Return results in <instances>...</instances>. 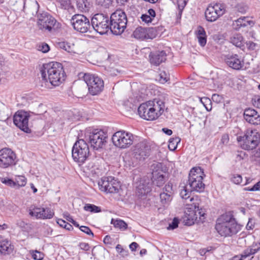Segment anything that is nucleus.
<instances>
[{"label":"nucleus","instance_id":"nucleus-41","mask_svg":"<svg viewBox=\"0 0 260 260\" xmlns=\"http://www.w3.org/2000/svg\"><path fill=\"white\" fill-rule=\"evenodd\" d=\"M84 209L93 213H98L101 211L100 207L89 204H86L84 207Z\"/></svg>","mask_w":260,"mask_h":260},{"label":"nucleus","instance_id":"nucleus-22","mask_svg":"<svg viewBox=\"0 0 260 260\" xmlns=\"http://www.w3.org/2000/svg\"><path fill=\"white\" fill-rule=\"evenodd\" d=\"M152 29L138 27L134 30L133 35L134 38L139 40L152 39L155 37V35L152 34Z\"/></svg>","mask_w":260,"mask_h":260},{"label":"nucleus","instance_id":"nucleus-40","mask_svg":"<svg viewBox=\"0 0 260 260\" xmlns=\"http://www.w3.org/2000/svg\"><path fill=\"white\" fill-rule=\"evenodd\" d=\"M31 257L35 260H42L44 258V254L41 251L37 250H31L29 251Z\"/></svg>","mask_w":260,"mask_h":260},{"label":"nucleus","instance_id":"nucleus-25","mask_svg":"<svg viewBox=\"0 0 260 260\" xmlns=\"http://www.w3.org/2000/svg\"><path fill=\"white\" fill-rule=\"evenodd\" d=\"M136 192L139 196H143L150 192L151 187L149 181L141 179L136 183Z\"/></svg>","mask_w":260,"mask_h":260},{"label":"nucleus","instance_id":"nucleus-33","mask_svg":"<svg viewBox=\"0 0 260 260\" xmlns=\"http://www.w3.org/2000/svg\"><path fill=\"white\" fill-rule=\"evenodd\" d=\"M192 207L194 209V211H196L198 216H199V220L198 221L203 222L204 219V215L205 214V211L204 209L200 208L199 205L198 203H193Z\"/></svg>","mask_w":260,"mask_h":260},{"label":"nucleus","instance_id":"nucleus-9","mask_svg":"<svg viewBox=\"0 0 260 260\" xmlns=\"http://www.w3.org/2000/svg\"><path fill=\"white\" fill-rule=\"evenodd\" d=\"M134 140V136L132 133L123 130L116 132L112 137L114 145L120 149L128 148Z\"/></svg>","mask_w":260,"mask_h":260},{"label":"nucleus","instance_id":"nucleus-23","mask_svg":"<svg viewBox=\"0 0 260 260\" xmlns=\"http://www.w3.org/2000/svg\"><path fill=\"white\" fill-rule=\"evenodd\" d=\"M191 207L188 208L184 212V215L183 217V222L185 225H192L195 222L198 221V217L196 211L192 207V205H190Z\"/></svg>","mask_w":260,"mask_h":260},{"label":"nucleus","instance_id":"nucleus-64","mask_svg":"<svg viewBox=\"0 0 260 260\" xmlns=\"http://www.w3.org/2000/svg\"><path fill=\"white\" fill-rule=\"evenodd\" d=\"M252 190L254 191L260 190V181L257 182L252 187Z\"/></svg>","mask_w":260,"mask_h":260},{"label":"nucleus","instance_id":"nucleus-46","mask_svg":"<svg viewBox=\"0 0 260 260\" xmlns=\"http://www.w3.org/2000/svg\"><path fill=\"white\" fill-rule=\"evenodd\" d=\"M59 3L63 9L69 10L71 8L70 0H60Z\"/></svg>","mask_w":260,"mask_h":260},{"label":"nucleus","instance_id":"nucleus-14","mask_svg":"<svg viewBox=\"0 0 260 260\" xmlns=\"http://www.w3.org/2000/svg\"><path fill=\"white\" fill-rule=\"evenodd\" d=\"M224 5L216 3L213 5H209L205 13V17L208 21L213 22L225 13Z\"/></svg>","mask_w":260,"mask_h":260},{"label":"nucleus","instance_id":"nucleus-44","mask_svg":"<svg viewBox=\"0 0 260 260\" xmlns=\"http://www.w3.org/2000/svg\"><path fill=\"white\" fill-rule=\"evenodd\" d=\"M15 182L19 187L24 186L26 183V178L24 176H18L15 178Z\"/></svg>","mask_w":260,"mask_h":260},{"label":"nucleus","instance_id":"nucleus-27","mask_svg":"<svg viewBox=\"0 0 260 260\" xmlns=\"http://www.w3.org/2000/svg\"><path fill=\"white\" fill-rule=\"evenodd\" d=\"M166 59V53L164 51L151 52L149 54V60L151 64L158 66Z\"/></svg>","mask_w":260,"mask_h":260},{"label":"nucleus","instance_id":"nucleus-53","mask_svg":"<svg viewBox=\"0 0 260 260\" xmlns=\"http://www.w3.org/2000/svg\"><path fill=\"white\" fill-rule=\"evenodd\" d=\"M80 230L86 233V234L88 235H91L92 236V237L93 236V233L92 232V231H91V230L88 227V226H81L80 227Z\"/></svg>","mask_w":260,"mask_h":260},{"label":"nucleus","instance_id":"nucleus-34","mask_svg":"<svg viewBox=\"0 0 260 260\" xmlns=\"http://www.w3.org/2000/svg\"><path fill=\"white\" fill-rule=\"evenodd\" d=\"M89 3L87 0H77V7L81 12L88 11L89 8Z\"/></svg>","mask_w":260,"mask_h":260},{"label":"nucleus","instance_id":"nucleus-56","mask_svg":"<svg viewBox=\"0 0 260 260\" xmlns=\"http://www.w3.org/2000/svg\"><path fill=\"white\" fill-rule=\"evenodd\" d=\"M142 21L145 23H149L152 22V19L150 18V16L148 15L147 14H143L141 17Z\"/></svg>","mask_w":260,"mask_h":260},{"label":"nucleus","instance_id":"nucleus-38","mask_svg":"<svg viewBox=\"0 0 260 260\" xmlns=\"http://www.w3.org/2000/svg\"><path fill=\"white\" fill-rule=\"evenodd\" d=\"M248 155L244 151H237L235 153V159L237 161H246L248 160Z\"/></svg>","mask_w":260,"mask_h":260},{"label":"nucleus","instance_id":"nucleus-10","mask_svg":"<svg viewBox=\"0 0 260 260\" xmlns=\"http://www.w3.org/2000/svg\"><path fill=\"white\" fill-rule=\"evenodd\" d=\"M83 79L88 86L89 93L92 95L100 93L104 89V81L99 77L88 73L84 74Z\"/></svg>","mask_w":260,"mask_h":260},{"label":"nucleus","instance_id":"nucleus-18","mask_svg":"<svg viewBox=\"0 0 260 260\" xmlns=\"http://www.w3.org/2000/svg\"><path fill=\"white\" fill-rule=\"evenodd\" d=\"M107 134L102 130H95L89 136V141L94 149H98L106 143Z\"/></svg>","mask_w":260,"mask_h":260},{"label":"nucleus","instance_id":"nucleus-4","mask_svg":"<svg viewBox=\"0 0 260 260\" xmlns=\"http://www.w3.org/2000/svg\"><path fill=\"white\" fill-rule=\"evenodd\" d=\"M111 31L114 35H120L123 32L127 22L126 14L121 10L113 13L109 18Z\"/></svg>","mask_w":260,"mask_h":260},{"label":"nucleus","instance_id":"nucleus-35","mask_svg":"<svg viewBox=\"0 0 260 260\" xmlns=\"http://www.w3.org/2000/svg\"><path fill=\"white\" fill-rule=\"evenodd\" d=\"M250 21L248 20V18L246 17H241L235 21L234 23V25L236 26V29H239L242 27H245L248 25H250Z\"/></svg>","mask_w":260,"mask_h":260},{"label":"nucleus","instance_id":"nucleus-19","mask_svg":"<svg viewBox=\"0 0 260 260\" xmlns=\"http://www.w3.org/2000/svg\"><path fill=\"white\" fill-rule=\"evenodd\" d=\"M29 214L37 219H50L53 217L54 213L49 208L31 206L29 209Z\"/></svg>","mask_w":260,"mask_h":260},{"label":"nucleus","instance_id":"nucleus-1","mask_svg":"<svg viewBox=\"0 0 260 260\" xmlns=\"http://www.w3.org/2000/svg\"><path fill=\"white\" fill-rule=\"evenodd\" d=\"M40 72L42 81L54 86H59L65 80L66 74L59 62L52 61L44 64Z\"/></svg>","mask_w":260,"mask_h":260},{"label":"nucleus","instance_id":"nucleus-2","mask_svg":"<svg viewBox=\"0 0 260 260\" xmlns=\"http://www.w3.org/2000/svg\"><path fill=\"white\" fill-rule=\"evenodd\" d=\"M165 109L164 102L155 99L141 104L138 112L141 118L147 120H154L163 113Z\"/></svg>","mask_w":260,"mask_h":260},{"label":"nucleus","instance_id":"nucleus-50","mask_svg":"<svg viewBox=\"0 0 260 260\" xmlns=\"http://www.w3.org/2000/svg\"><path fill=\"white\" fill-rule=\"evenodd\" d=\"M245 251H244L243 253L240 255H236L230 259L229 260H247V258L248 257V256H245ZM250 260V259H248Z\"/></svg>","mask_w":260,"mask_h":260},{"label":"nucleus","instance_id":"nucleus-29","mask_svg":"<svg viewBox=\"0 0 260 260\" xmlns=\"http://www.w3.org/2000/svg\"><path fill=\"white\" fill-rule=\"evenodd\" d=\"M196 35L200 46L204 47L207 43V35L204 28L202 26H198L196 31Z\"/></svg>","mask_w":260,"mask_h":260},{"label":"nucleus","instance_id":"nucleus-11","mask_svg":"<svg viewBox=\"0 0 260 260\" xmlns=\"http://www.w3.org/2000/svg\"><path fill=\"white\" fill-rule=\"evenodd\" d=\"M91 24L92 28L101 35L105 34L111 30L109 18L103 14H95L91 18Z\"/></svg>","mask_w":260,"mask_h":260},{"label":"nucleus","instance_id":"nucleus-7","mask_svg":"<svg viewBox=\"0 0 260 260\" xmlns=\"http://www.w3.org/2000/svg\"><path fill=\"white\" fill-rule=\"evenodd\" d=\"M58 24L57 20L47 12H43L37 15V25L42 31L51 32L57 28Z\"/></svg>","mask_w":260,"mask_h":260},{"label":"nucleus","instance_id":"nucleus-60","mask_svg":"<svg viewBox=\"0 0 260 260\" xmlns=\"http://www.w3.org/2000/svg\"><path fill=\"white\" fill-rule=\"evenodd\" d=\"M79 246L81 249L85 251L89 250L90 248L89 245L84 242L80 243Z\"/></svg>","mask_w":260,"mask_h":260},{"label":"nucleus","instance_id":"nucleus-3","mask_svg":"<svg viewBox=\"0 0 260 260\" xmlns=\"http://www.w3.org/2000/svg\"><path fill=\"white\" fill-rule=\"evenodd\" d=\"M215 229L221 237H229L239 232L241 226L232 215L225 214L217 219Z\"/></svg>","mask_w":260,"mask_h":260},{"label":"nucleus","instance_id":"nucleus-37","mask_svg":"<svg viewBox=\"0 0 260 260\" xmlns=\"http://www.w3.org/2000/svg\"><path fill=\"white\" fill-rule=\"evenodd\" d=\"M230 42L235 46L240 47L243 43V37L240 34H236L230 38Z\"/></svg>","mask_w":260,"mask_h":260},{"label":"nucleus","instance_id":"nucleus-21","mask_svg":"<svg viewBox=\"0 0 260 260\" xmlns=\"http://www.w3.org/2000/svg\"><path fill=\"white\" fill-rule=\"evenodd\" d=\"M225 61L230 68L237 70L241 69L244 64L243 60L237 54L226 55Z\"/></svg>","mask_w":260,"mask_h":260},{"label":"nucleus","instance_id":"nucleus-20","mask_svg":"<svg viewBox=\"0 0 260 260\" xmlns=\"http://www.w3.org/2000/svg\"><path fill=\"white\" fill-rule=\"evenodd\" d=\"M151 168L153 183L157 186H162L165 183V181L161 164H154Z\"/></svg>","mask_w":260,"mask_h":260},{"label":"nucleus","instance_id":"nucleus-48","mask_svg":"<svg viewBox=\"0 0 260 260\" xmlns=\"http://www.w3.org/2000/svg\"><path fill=\"white\" fill-rule=\"evenodd\" d=\"M38 49L43 53H46L49 50L50 47L47 44L43 43L38 46Z\"/></svg>","mask_w":260,"mask_h":260},{"label":"nucleus","instance_id":"nucleus-57","mask_svg":"<svg viewBox=\"0 0 260 260\" xmlns=\"http://www.w3.org/2000/svg\"><path fill=\"white\" fill-rule=\"evenodd\" d=\"M186 4V2L185 0H178V7L180 12H182Z\"/></svg>","mask_w":260,"mask_h":260},{"label":"nucleus","instance_id":"nucleus-5","mask_svg":"<svg viewBox=\"0 0 260 260\" xmlns=\"http://www.w3.org/2000/svg\"><path fill=\"white\" fill-rule=\"evenodd\" d=\"M205 174L203 170L200 167L193 168L189 173L188 184L192 191L199 192H203L205 184L203 179Z\"/></svg>","mask_w":260,"mask_h":260},{"label":"nucleus","instance_id":"nucleus-17","mask_svg":"<svg viewBox=\"0 0 260 260\" xmlns=\"http://www.w3.org/2000/svg\"><path fill=\"white\" fill-rule=\"evenodd\" d=\"M29 118L28 113L24 111H18L14 116V123L24 132L30 133L31 129L28 124Z\"/></svg>","mask_w":260,"mask_h":260},{"label":"nucleus","instance_id":"nucleus-42","mask_svg":"<svg viewBox=\"0 0 260 260\" xmlns=\"http://www.w3.org/2000/svg\"><path fill=\"white\" fill-rule=\"evenodd\" d=\"M161 83H165L169 80V75L165 71H161L159 73L157 79Z\"/></svg>","mask_w":260,"mask_h":260},{"label":"nucleus","instance_id":"nucleus-6","mask_svg":"<svg viewBox=\"0 0 260 260\" xmlns=\"http://www.w3.org/2000/svg\"><path fill=\"white\" fill-rule=\"evenodd\" d=\"M242 149L247 150L255 149L259 143L260 135L256 130L247 129L243 137L237 138Z\"/></svg>","mask_w":260,"mask_h":260},{"label":"nucleus","instance_id":"nucleus-26","mask_svg":"<svg viewBox=\"0 0 260 260\" xmlns=\"http://www.w3.org/2000/svg\"><path fill=\"white\" fill-rule=\"evenodd\" d=\"M14 247L9 241L0 235V254L9 255L12 253Z\"/></svg>","mask_w":260,"mask_h":260},{"label":"nucleus","instance_id":"nucleus-39","mask_svg":"<svg viewBox=\"0 0 260 260\" xmlns=\"http://www.w3.org/2000/svg\"><path fill=\"white\" fill-rule=\"evenodd\" d=\"M180 142L179 137H175L170 139L169 142L168 148L170 150H175L177 147L178 144Z\"/></svg>","mask_w":260,"mask_h":260},{"label":"nucleus","instance_id":"nucleus-24","mask_svg":"<svg viewBox=\"0 0 260 260\" xmlns=\"http://www.w3.org/2000/svg\"><path fill=\"white\" fill-rule=\"evenodd\" d=\"M244 119L250 124L258 125L260 124V115L254 109L248 108L244 112Z\"/></svg>","mask_w":260,"mask_h":260},{"label":"nucleus","instance_id":"nucleus-54","mask_svg":"<svg viewBox=\"0 0 260 260\" xmlns=\"http://www.w3.org/2000/svg\"><path fill=\"white\" fill-rule=\"evenodd\" d=\"M212 100L216 103H219L222 102L223 98L218 94H213L212 96Z\"/></svg>","mask_w":260,"mask_h":260},{"label":"nucleus","instance_id":"nucleus-31","mask_svg":"<svg viewBox=\"0 0 260 260\" xmlns=\"http://www.w3.org/2000/svg\"><path fill=\"white\" fill-rule=\"evenodd\" d=\"M181 188L180 195L182 199L186 201L189 199L190 202L194 200H197V197H190L191 191H192L191 189H187L185 186H181Z\"/></svg>","mask_w":260,"mask_h":260},{"label":"nucleus","instance_id":"nucleus-43","mask_svg":"<svg viewBox=\"0 0 260 260\" xmlns=\"http://www.w3.org/2000/svg\"><path fill=\"white\" fill-rule=\"evenodd\" d=\"M165 194H167L171 196H173L174 192L173 189V185L171 183H168L165 185L162 189V191Z\"/></svg>","mask_w":260,"mask_h":260},{"label":"nucleus","instance_id":"nucleus-59","mask_svg":"<svg viewBox=\"0 0 260 260\" xmlns=\"http://www.w3.org/2000/svg\"><path fill=\"white\" fill-rule=\"evenodd\" d=\"M201 102L204 105V106L205 107L206 109L209 111L211 109V107L209 109L208 107H207L205 105V103H211L210 100L209 98H202L200 99Z\"/></svg>","mask_w":260,"mask_h":260},{"label":"nucleus","instance_id":"nucleus-28","mask_svg":"<svg viewBox=\"0 0 260 260\" xmlns=\"http://www.w3.org/2000/svg\"><path fill=\"white\" fill-rule=\"evenodd\" d=\"M58 48L64 50L71 54L78 53V49L73 42L68 41H62L57 43Z\"/></svg>","mask_w":260,"mask_h":260},{"label":"nucleus","instance_id":"nucleus-45","mask_svg":"<svg viewBox=\"0 0 260 260\" xmlns=\"http://www.w3.org/2000/svg\"><path fill=\"white\" fill-rule=\"evenodd\" d=\"M231 180L232 182L236 184H239L242 181V177L239 174H233L232 176Z\"/></svg>","mask_w":260,"mask_h":260},{"label":"nucleus","instance_id":"nucleus-36","mask_svg":"<svg viewBox=\"0 0 260 260\" xmlns=\"http://www.w3.org/2000/svg\"><path fill=\"white\" fill-rule=\"evenodd\" d=\"M111 223L114 225L115 228L121 231H124L127 228V224L122 220L112 219Z\"/></svg>","mask_w":260,"mask_h":260},{"label":"nucleus","instance_id":"nucleus-12","mask_svg":"<svg viewBox=\"0 0 260 260\" xmlns=\"http://www.w3.org/2000/svg\"><path fill=\"white\" fill-rule=\"evenodd\" d=\"M98 185L100 190L110 193H117L120 188V182L112 176L102 177Z\"/></svg>","mask_w":260,"mask_h":260},{"label":"nucleus","instance_id":"nucleus-49","mask_svg":"<svg viewBox=\"0 0 260 260\" xmlns=\"http://www.w3.org/2000/svg\"><path fill=\"white\" fill-rule=\"evenodd\" d=\"M116 250L117 252L120 254L122 256L127 255V251L124 249L122 246L120 244L117 245L116 246Z\"/></svg>","mask_w":260,"mask_h":260},{"label":"nucleus","instance_id":"nucleus-32","mask_svg":"<svg viewBox=\"0 0 260 260\" xmlns=\"http://www.w3.org/2000/svg\"><path fill=\"white\" fill-rule=\"evenodd\" d=\"M260 250V242L254 243L252 245L244 251H245V256H248V257L251 255H253L256 253Z\"/></svg>","mask_w":260,"mask_h":260},{"label":"nucleus","instance_id":"nucleus-62","mask_svg":"<svg viewBox=\"0 0 260 260\" xmlns=\"http://www.w3.org/2000/svg\"><path fill=\"white\" fill-rule=\"evenodd\" d=\"M104 242L106 244H112V238L110 236H106L104 239Z\"/></svg>","mask_w":260,"mask_h":260},{"label":"nucleus","instance_id":"nucleus-15","mask_svg":"<svg viewBox=\"0 0 260 260\" xmlns=\"http://www.w3.org/2000/svg\"><path fill=\"white\" fill-rule=\"evenodd\" d=\"M133 151L134 157L136 159L144 160L150 155V147L146 141L143 140L134 146Z\"/></svg>","mask_w":260,"mask_h":260},{"label":"nucleus","instance_id":"nucleus-51","mask_svg":"<svg viewBox=\"0 0 260 260\" xmlns=\"http://www.w3.org/2000/svg\"><path fill=\"white\" fill-rule=\"evenodd\" d=\"M246 46L249 49L251 50H255L256 48L258 47V45L257 43H254L250 41H247Z\"/></svg>","mask_w":260,"mask_h":260},{"label":"nucleus","instance_id":"nucleus-55","mask_svg":"<svg viewBox=\"0 0 260 260\" xmlns=\"http://www.w3.org/2000/svg\"><path fill=\"white\" fill-rule=\"evenodd\" d=\"M16 224L22 229L23 230H25L28 226L27 223H25L22 220H18L16 222Z\"/></svg>","mask_w":260,"mask_h":260},{"label":"nucleus","instance_id":"nucleus-8","mask_svg":"<svg viewBox=\"0 0 260 260\" xmlns=\"http://www.w3.org/2000/svg\"><path fill=\"white\" fill-rule=\"evenodd\" d=\"M89 155V147L83 139L77 141L72 148L73 159L79 163H83Z\"/></svg>","mask_w":260,"mask_h":260},{"label":"nucleus","instance_id":"nucleus-52","mask_svg":"<svg viewBox=\"0 0 260 260\" xmlns=\"http://www.w3.org/2000/svg\"><path fill=\"white\" fill-rule=\"evenodd\" d=\"M179 220L177 218H174L171 223L169 224L168 229H175L178 227Z\"/></svg>","mask_w":260,"mask_h":260},{"label":"nucleus","instance_id":"nucleus-58","mask_svg":"<svg viewBox=\"0 0 260 260\" xmlns=\"http://www.w3.org/2000/svg\"><path fill=\"white\" fill-rule=\"evenodd\" d=\"M252 104L254 105V106L258 108H260V96H255L252 99Z\"/></svg>","mask_w":260,"mask_h":260},{"label":"nucleus","instance_id":"nucleus-30","mask_svg":"<svg viewBox=\"0 0 260 260\" xmlns=\"http://www.w3.org/2000/svg\"><path fill=\"white\" fill-rule=\"evenodd\" d=\"M173 196H171L164 192H161L159 194L160 203L164 208H168L170 205Z\"/></svg>","mask_w":260,"mask_h":260},{"label":"nucleus","instance_id":"nucleus-61","mask_svg":"<svg viewBox=\"0 0 260 260\" xmlns=\"http://www.w3.org/2000/svg\"><path fill=\"white\" fill-rule=\"evenodd\" d=\"M63 217L68 221L72 222V221H74V219H73L72 217L69 214V213L66 212L63 213Z\"/></svg>","mask_w":260,"mask_h":260},{"label":"nucleus","instance_id":"nucleus-47","mask_svg":"<svg viewBox=\"0 0 260 260\" xmlns=\"http://www.w3.org/2000/svg\"><path fill=\"white\" fill-rule=\"evenodd\" d=\"M112 2V0H95L96 4L105 8L108 7L111 4Z\"/></svg>","mask_w":260,"mask_h":260},{"label":"nucleus","instance_id":"nucleus-63","mask_svg":"<svg viewBox=\"0 0 260 260\" xmlns=\"http://www.w3.org/2000/svg\"><path fill=\"white\" fill-rule=\"evenodd\" d=\"M147 14L148 15L150 16V18H151L152 19L155 17L156 15L155 11L152 9H150L148 10Z\"/></svg>","mask_w":260,"mask_h":260},{"label":"nucleus","instance_id":"nucleus-16","mask_svg":"<svg viewBox=\"0 0 260 260\" xmlns=\"http://www.w3.org/2000/svg\"><path fill=\"white\" fill-rule=\"evenodd\" d=\"M16 155L10 148H4L0 150V167L7 168L16 164Z\"/></svg>","mask_w":260,"mask_h":260},{"label":"nucleus","instance_id":"nucleus-13","mask_svg":"<svg viewBox=\"0 0 260 260\" xmlns=\"http://www.w3.org/2000/svg\"><path fill=\"white\" fill-rule=\"evenodd\" d=\"M71 23L75 30L81 33L87 32L91 27L89 19L82 14L73 15Z\"/></svg>","mask_w":260,"mask_h":260}]
</instances>
